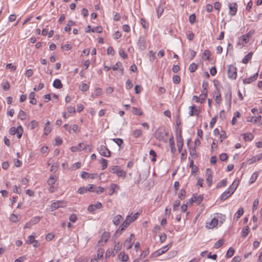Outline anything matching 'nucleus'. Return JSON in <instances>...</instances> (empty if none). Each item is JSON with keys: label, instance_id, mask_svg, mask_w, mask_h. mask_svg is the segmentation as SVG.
Returning a JSON list of instances; mask_svg holds the SVG:
<instances>
[{"label": "nucleus", "instance_id": "nucleus-1", "mask_svg": "<svg viewBox=\"0 0 262 262\" xmlns=\"http://www.w3.org/2000/svg\"><path fill=\"white\" fill-rule=\"evenodd\" d=\"M225 215L217 213L209 223H207L209 225H207L206 226L210 229L220 227L225 222Z\"/></svg>", "mask_w": 262, "mask_h": 262}, {"label": "nucleus", "instance_id": "nucleus-2", "mask_svg": "<svg viewBox=\"0 0 262 262\" xmlns=\"http://www.w3.org/2000/svg\"><path fill=\"white\" fill-rule=\"evenodd\" d=\"M238 185V182L233 181L228 188L220 196V199L222 201H225L229 198L235 191Z\"/></svg>", "mask_w": 262, "mask_h": 262}, {"label": "nucleus", "instance_id": "nucleus-3", "mask_svg": "<svg viewBox=\"0 0 262 262\" xmlns=\"http://www.w3.org/2000/svg\"><path fill=\"white\" fill-rule=\"evenodd\" d=\"M139 215L140 213L139 212H136L135 213H132L131 214L127 215L125 221L120 226V229H125L126 228H127L131 223L133 222L138 218Z\"/></svg>", "mask_w": 262, "mask_h": 262}, {"label": "nucleus", "instance_id": "nucleus-4", "mask_svg": "<svg viewBox=\"0 0 262 262\" xmlns=\"http://www.w3.org/2000/svg\"><path fill=\"white\" fill-rule=\"evenodd\" d=\"M167 132L162 128H158L155 134V138L159 141L166 142L167 140Z\"/></svg>", "mask_w": 262, "mask_h": 262}, {"label": "nucleus", "instance_id": "nucleus-5", "mask_svg": "<svg viewBox=\"0 0 262 262\" xmlns=\"http://www.w3.org/2000/svg\"><path fill=\"white\" fill-rule=\"evenodd\" d=\"M110 171L112 173H116L118 177L122 178L123 179L125 178L126 175V171L121 169L118 166H113L110 168Z\"/></svg>", "mask_w": 262, "mask_h": 262}, {"label": "nucleus", "instance_id": "nucleus-6", "mask_svg": "<svg viewBox=\"0 0 262 262\" xmlns=\"http://www.w3.org/2000/svg\"><path fill=\"white\" fill-rule=\"evenodd\" d=\"M228 77L231 79H235L237 77V69L236 68L232 65L228 66L227 71Z\"/></svg>", "mask_w": 262, "mask_h": 262}, {"label": "nucleus", "instance_id": "nucleus-7", "mask_svg": "<svg viewBox=\"0 0 262 262\" xmlns=\"http://www.w3.org/2000/svg\"><path fill=\"white\" fill-rule=\"evenodd\" d=\"M67 206V203L64 201H53L50 206V211H52L60 207H64Z\"/></svg>", "mask_w": 262, "mask_h": 262}, {"label": "nucleus", "instance_id": "nucleus-8", "mask_svg": "<svg viewBox=\"0 0 262 262\" xmlns=\"http://www.w3.org/2000/svg\"><path fill=\"white\" fill-rule=\"evenodd\" d=\"M188 108L189 110V115L190 116H193L195 115L198 117L199 116L201 112V109L199 106L193 105L190 106Z\"/></svg>", "mask_w": 262, "mask_h": 262}, {"label": "nucleus", "instance_id": "nucleus-9", "mask_svg": "<svg viewBox=\"0 0 262 262\" xmlns=\"http://www.w3.org/2000/svg\"><path fill=\"white\" fill-rule=\"evenodd\" d=\"M138 49L140 51H144L146 48V39L143 36H140L137 42Z\"/></svg>", "mask_w": 262, "mask_h": 262}, {"label": "nucleus", "instance_id": "nucleus-10", "mask_svg": "<svg viewBox=\"0 0 262 262\" xmlns=\"http://www.w3.org/2000/svg\"><path fill=\"white\" fill-rule=\"evenodd\" d=\"M98 151L102 156L110 157L111 156L110 150L104 145H101L98 148Z\"/></svg>", "mask_w": 262, "mask_h": 262}, {"label": "nucleus", "instance_id": "nucleus-11", "mask_svg": "<svg viewBox=\"0 0 262 262\" xmlns=\"http://www.w3.org/2000/svg\"><path fill=\"white\" fill-rule=\"evenodd\" d=\"M110 237V233L107 231L103 232L101 236V239L98 242L99 246H103L104 244L107 241Z\"/></svg>", "mask_w": 262, "mask_h": 262}, {"label": "nucleus", "instance_id": "nucleus-12", "mask_svg": "<svg viewBox=\"0 0 262 262\" xmlns=\"http://www.w3.org/2000/svg\"><path fill=\"white\" fill-rule=\"evenodd\" d=\"M228 6L230 15L234 16L237 12V4L236 3H230Z\"/></svg>", "mask_w": 262, "mask_h": 262}, {"label": "nucleus", "instance_id": "nucleus-13", "mask_svg": "<svg viewBox=\"0 0 262 262\" xmlns=\"http://www.w3.org/2000/svg\"><path fill=\"white\" fill-rule=\"evenodd\" d=\"M40 220L39 216H35L31 219V220L27 223L25 226V228H30L32 225L37 223Z\"/></svg>", "mask_w": 262, "mask_h": 262}, {"label": "nucleus", "instance_id": "nucleus-14", "mask_svg": "<svg viewBox=\"0 0 262 262\" xmlns=\"http://www.w3.org/2000/svg\"><path fill=\"white\" fill-rule=\"evenodd\" d=\"M206 182L208 186H210L212 183V172L211 170L208 168L206 169Z\"/></svg>", "mask_w": 262, "mask_h": 262}, {"label": "nucleus", "instance_id": "nucleus-15", "mask_svg": "<svg viewBox=\"0 0 262 262\" xmlns=\"http://www.w3.org/2000/svg\"><path fill=\"white\" fill-rule=\"evenodd\" d=\"M102 207V204L100 202H97L96 204H91L89 206L88 210L90 212H94L97 209H100Z\"/></svg>", "mask_w": 262, "mask_h": 262}, {"label": "nucleus", "instance_id": "nucleus-16", "mask_svg": "<svg viewBox=\"0 0 262 262\" xmlns=\"http://www.w3.org/2000/svg\"><path fill=\"white\" fill-rule=\"evenodd\" d=\"M258 75V72H257L253 75L250 76V77L244 79L243 80V83L244 84H249L251 82L254 81L255 80H256L257 79Z\"/></svg>", "mask_w": 262, "mask_h": 262}, {"label": "nucleus", "instance_id": "nucleus-17", "mask_svg": "<svg viewBox=\"0 0 262 262\" xmlns=\"http://www.w3.org/2000/svg\"><path fill=\"white\" fill-rule=\"evenodd\" d=\"M112 69L114 71H117L119 70L121 75L123 74L124 68L122 63L119 61L116 62V63L113 67Z\"/></svg>", "mask_w": 262, "mask_h": 262}, {"label": "nucleus", "instance_id": "nucleus-18", "mask_svg": "<svg viewBox=\"0 0 262 262\" xmlns=\"http://www.w3.org/2000/svg\"><path fill=\"white\" fill-rule=\"evenodd\" d=\"M181 130H180L179 136H177L178 147L180 152L181 151L183 146V139L181 135Z\"/></svg>", "mask_w": 262, "mask_h": 262}, {"label": "nucleus", "instance_id": "nucleus-19", "mask_svg": "<svg viewBox=\"0 0 262 262\" xmlns=\"http://www.w3.org/2000/svg\"><path fill=\"white\" fill-rule=\"evenodd\" d=\"M247 35H243L239 38L238 43L242 46H245L246 43L248 42L249 39L248 38Z\"/></svg>", "mask_w": 262, "mask_h": 262}, {"label": "nucleus", "instance_id": "nucleus-20", "mask_svg": "<svg viewBox=\"0 0 262 262\" xmlns=\"http://www.w3.org/2000/svg\"><path fill=\"white\" fill-rule=\"evenodd\" d=\"M142 134L143 132L140 129H135L131 133L132 136L135 138L141 137Z\"/></svg>", "mask_w": 262, "mask_h": 262}, {"label": "nucleus", "instance_id": "nucleus-21", "mask_svg": "<svg viewBox=\"0 0 262 262\" xmlns=\"http://www.w3.org/2000/svg\"><path fill=\"white\" fill-rule=\"evenodd\" d=\"M102 94L101 89L99 88H96L95 89L94 92L91 94V97L93 99L97 97L98 96L101 95Z\"/></svg>", "mask_w": 262, "mask_h": 262}, {"label": "nucleus", "instance_id": "nucleus-22", "mask_svg": "<svg viewBox=\"0 0 262 262\" xmlns=\"http://www.w3.org/2000/svg\"><path fill=\"white\" fill-rule=\"evenodd\" d=\"M123 217L120 214L115 215L113 219V223L115 225H118L120 224V222L122 220Z\"/></svg>", "mask_w": 262, "mask_h": 262}, {"label": "nucleus", "instance_id": "nucleus-23", "mask_svg": "<svg viewBox=\"0 0 262 262\" xmlns=\"http://www.w3.org/2000/svg\"><path fill=\"white\" fill-rule=\"evenodd\" d=\"M84 145V143H80L77 146H72L71 147V150L72 152H76L78 151L83 150L82 146Z\"/></svg>", "mask_w": 262, "mask_h": 262}, {"label": "nucleus", "instance_id": "nucleus-24", "mask_svg": "<svg viewBox=\"0 0 262 262\" xmlns=\"http://www.w3.org/2000/svg\"><path fill=\"white\" fill-rule=\"evenodd\" d=\"M253 55V52H250L243 59L242 62L244 64H247L251 59Z\"/></svg>", "mask_w": 262, "mask_h": 262}, {"label": "nucleus", "instance_id": "nucleus-25", "mask_svg": "<svg viewBox=\"0 0 262 262\" xmlns=\"http://www.w3.org/2000/svg\"><path fill=\"white\" fill-rule=\"evenodd\" d=\"M116 188H119L118 185L114 183H112L110 185V189L109 190V194L112 195L116 192Z\"/></svg>", "mask_w": 262, "mask_h": 262}, {"label": "nucleus", "instance_id": "nucleus-26", "mask_svg": "<svg viewBox=\"0 0 262 262\" xmlns=\"http://www.w3.org/2000/svg\"><path fill=\"white\" fill-rule=\"evenodd\" d=\"M53 86L56 89H61L62 87V84L60 79H56L53 81Z\"/></svg>", "mask_w": 262, "mask_h": 262}, {"label": "nucleus", "instance_id": "nucleus-27", "mask_svg": "<svg viewBox=\"0 0 262 262\" xmlns=\"http://www.w3.org/2000/svg\"><path fill=\"white\" fill-rule=\"evenodd\" d=\"M35 94L32 92L29 94V98L30 99V103L32 104H36L37 101L35 98Z\"/></svg>", "mask_w": 262, "mask_h": 262}, {"label": "nucleus", "instance_id": "nucleus-28", "mask_svg": "<svg viewBox=\"0 0 262 262\" xmlns=\"http://www.w3.org/2000/svg\"><path fill=\"white\" fill-rule=\"evenodd\" d=\"M194 199H195V203L196 204V205H199L202 202V201L204 199V196L203 194H200L198 196L196 194H194Z\"/></svg>", "mask_w": 262, "mask_h": 262}, {"label": "nucleus", "instance_id": "nucleus-29", "mask_svg": "<svg viewBox=\"0 0 262 262\" xmlns=\"http://www.w3.org/2000/svg\"><path fill=\"white\" fill-rule=\"evenodd\" d=\"M243 136L244 140L246 141H251L254 138L253 135L251 133L244 134Z\"/></svg>", "mask_w": 262, "mask_h": 262}, {"label": "nucleus", "instance_id": "nucleus-30", "mask_svg": "<svg viewBox=\"0 0 262 262\" xmlns=\"http://www.w3.org/2000/svg\"><path fill=\"white\" fill-rule=\"evenodd\" d=\"M244 213V209L242 207H241L234 214V218L237 220L238 219L241 217V216Z\"/></svg>", "mask_w": 262, "mask_h": 262}, {"label": "nucleus", "instance_id": "nucleus-31", "mask_svg": "<svg viewBox=\"0 0 262 262\" xmlns=\"http://www.w3.org/2000/svg\"><path fill=\"white\" fill-rule=\"evenodd\" d=\"M207 91H206L205 92H203V93H202L199 97V98H200V102L201 103H204L206 98H207Z\"/></svg>", "mask_w": 262, "mask_h": 262}, {"label": "nucleus", "instance_id": "nucleus-32", "mask_svg": "<svg viewBox=\"0 0 262 262\" xmlns=\"http://www.w3.org/2000/svg\"><path fill=\"white\" fill-rule=\"evenodd\" d=\"M224 240L223 239H220L215 243L213 247L215 249L220 248L224 244Z\"/></svg>", "mask_w": 262, "mask_h": 262}, {"label": "nucleus", "instance_id": "nucleus-33", "mask_svg": "<svg viewBox=\"0 0 262 262\" xmlns=\"http://www.w3.org/2000/svg\"><path fill=\"white\" fill-rule=\"evenodd\" d=\"M93 191L94 192H96L98 194H100L103 192L104 188L100 186H96L95 185Z\"/></svg>", "mask_w": 262, "mask_h": 262}, {"label": "nucleus", "instance_id": "nucleus-34", "mask_svg": "<svg viewBox=\"0 0 262 262\" xmlns=\"http://www.w3.org/2000/svg\"><path fill=\"white\" fill-rule=\"evenodd\" d=\"M210 55V52L208 50H206L203 54V58L204 60H207L209 59Z\"/></svg>", "mask_w": 262, "mask_h": 262}, {"label": "nucleus", "instance_id": "nucleus-35", "mask_svg": "<svg viewBox=\"0 0 262 262\" xmlns=\"http://www.w3.org/2000/svg\"><path fill=\"white\" fill-rule=\"evenodd\" d=\"M18 117L19 119H21V120H25L26 119V113L23 111V110H20L18 114Z\"/></svg>", "mask_w": 262, "mask_h": 262}, {"label": "nucleus", "instance_id": "nucleus-36", "mask_svg": "<svg viewBox=\"0 0 262 262\" xmlns=\"http://www.w3.org/2000/svg\"><path fill=\"white\" fill-rule=\"evenodd\" d=\"M56 181V179L54 176H51L48 180V184L50 186L53 185Z\"/></svg>", "mask_w": 262, "mask_h": 262}, {"label": "nucleus", "instance_id": "nucleus-37", "mask_svg": "<svg viewBox=\"0 0 262 262\" xmlns=\"http://www.w3.org/2000/svg\"><path fill=\"white\" fill-rule=\"evenodd\" d=\"M186 192L185 189H181L178 194V197L181 200H183L186 195Z\"/></svg>", "mask_w": 262, "mask_h": 262}, {"label": "nucleus", "instance_id": "nucleus-38", "mask_svg": "<svg viewBox=\"0 0 262 262\" xmlns=\"http://www.w3.org/2000/svg\"><path fill=\"white\" fill-rule=\"evenodd\" d=\"M89 89V86L85 83H82L79 86V89L83 92L88 91Z\"/></svg>", "mask_w": 262, "mask_h": 262}, {"label": "nucleus", "instance_id": "nucleus-39", "mask_svg": "<svg viewBox=\"0 0 262 262\" xmlns=\"http://www.w3.org/2000/svg\"><path fill=\"white\" fill-rule=\"evenodd\" d=\"M198 68V66L194 63H192L189 67V70L191 73H193L196 71Z\"/></svg>", "mask_w": 262, "mask_h": 262}, {"label": "nucleus", "instance_id": "nucleus-40", "mask_svg": "<svg viewBox=\"0 0 262 262\" xmlns=\"http://www.w3.org/2000/svg\"><path fill=\"white\" fill-rule=\"evenodd\" d=\"M140 23L144 29H147L149 27L148 23L144 18L140 19Z\"/></svg>", "mask_w": 262, "mask_h": 262}, {"label": "nucleus", "instance_id": "nucleus-41", "mask_svg": "<svg viewBox=\"0 0 262 262\" xmlns=\"http://www.w3.org/2000/svg\"><path fill=\"white\" fill-rule=\"evenodd\" d=\"M234 253V250L232 248H230L227 252L226 257L230 258L232 257Z\"/></svg>", "mask_w": 262, "mask_h": 262}, {"label": "nucleus", "instance_id": "nucleus-42", "mask_svg": "<svg viewBox=\"0 0 262 262\" xmlns=\"http://www.w3.org/2000/svg\"><path fill=\"white\" fill-rule=\"evenodd\" d=\"M164 11V8L163 7L161 6H159V7L156 9V11L157 13L158 17L159 18L160 16L162 14Z\"/></svg>", "mask_w": 262, "mask_h": 262}, {"label": "nucleus", "instance_id": "nucleus-43", "mask_svg": "<svg viewBox=\"0 0 262 262\" xmlns=\"http://www.w3.org/2000/svg\"><path fill=\"white\" fill-rule=\"evenodd\" d=\"M227 183V181L226 179H224L221 181L217 185V188H221L225 187Z\"/></svg>", "mask_w": 262, "mask_h": 262}, {"label": "nucleus", "instance_id": "nucleus-44", "mask_svg": "<svg viewBox=\"0 0 262 262\" xmlns=\"http://www.w3.org/2000/svg\"><path fill=\"white\" fill-rule=\"evenodd\" d=\"M100 162L102 166V169L104 170L106 168L107 166V161L106 159L102 158L101 159Z\"/></svg>", "mask_w": 262, "mask_h": 262}, {"label": "nucleus", "instance_id": "nucleus-45", "mask_svg": "<svg viewBox=\"0 0 262 262\" xmlns=\"http://www.w3.org/2000/svg\"><path fill=\"white\" fill-rule=\"evenodd\" d=\"M124 246L127 249H130L132 246L131 241L128 239H126L124 243Z\"/></svg>", "mask_w": 262, "mask_h": 262}, {"label": "nucleus", "instance_id": "nucleus-46", "mask_svg": "<svg viewBox=\"0 0 262 262\" xmlns=\"http://www.w3.org/2000/svg\"><path fill=\"white\" fill-rule=\"evenodd\" d=\"M133 113L136 115L141 116L143 114L142 112L138 108L136 107H133Z\"/></svg>", "mask_w": 262, "mask_h": 262}, {"label": "nucleus", "instance_id": "nucleus-47", "mask_svg": "<svg viewBox=\"0 0 262 262\" xmlns=\"http://www.w3.org/2000/svg\"><path fill=\"white\" fill-rule=\"evenodd\" d=\"M227 135H226V133L225 131L224 130H222L221 131V133H220V140H221V142H223V141L224 140H225V139L227 138Z\"/></svg>", "mask_w": 262, "mask_h": 262}, {"label": "nucleus", "instance_id": "nucleus-48", "mask_svg": "<svg viewBox=\"0 0 262 262\" xmlns=\"http://www.w3.org/2000/svg\"><path fill=\"white\" fill-rule=\"evenodd\" d=\"M181 78L178 75H174L172 77V81L175 84H178L180 82Z\"/></svg>", "mask_w": 262, "mask_h": 262}, {"label": "nucleus", "instance_id": "nucleus-49", "mask_svg": "<svg viewBox=\"0 0 262 262\" xmlns=\"http://www.w3.org/2000/svg\"><path fill=\"white\" fill-rule=\"evenodd\" d=\"M102 28L100 26H97V27H94L91 30V32H97L99 33L102 32Z\"/></svg>", "mask_w": 262, "mask_h": 262}, {"label": "nucleus", "instance_id": "nucleus-50", "mask_svg": "<svg viewBox=\"0 0 262 262\" xmlns=\"http://www.w3.org/2000/svg\"><path fill=\"white\" fill-rule=\"evenodd\" d=\"M169 143H170V147H171V152H173L176 149H175V147H174V142L173 140V137H171L170 139H169Z\"/></svg>", "mask_w": 262, "mask_h": 262}, {"label": "nucleus", "instance_id": "nucleus-51", "mask_svg": "<svg viewBox=\"0 0 262 262\" xmlns=\"http://www.w3.org/2000/svg\"><path fill=\"white\" fill-rule=\"evenodd\" d=\"M119 55L123 59H126L127 58V55L124 51L122 49H120L119 51Z\"/></svg>", "mask_w": 262, "mask_h": 262}, {"label": "nucleus", "instance_id": "nucleus-52", "mask_svg": "<svg viewBox=\"0 0 262 262\" xmlns=\"http://www.w3.org/2000/svg\"><path fill=\"white\" fill-rule=\"evenodd\" d=\"M113 141L119 147L123 143V140L120 138H114Z\"/></svg>", "mask_w": 262, "mask_h": 262}, {"label": "nucleus", "instance_id": "nucleus-53", "mask_svg": "<svg viewBox=\"0 0 262 262\" xmlns=\"http://www.w3.org/2000/svg\"><path fill=\"white\" fill-rule=\"evenodd\" d=\"M259 161V158H258L256 156L253 157L251 159L248 160L249 164H252L254 162Z\"/></svg>", "mask_w": 262, "mask_h": 262}, {"label": "nucleus", "instance_id": "nucleus-54", "mask_svg": "<svg viewBox=\"0 0 262 262\" xmlns=\"http://www.w3.org/2000/svg\"><path fill=\"white\" fill-rule=\"evenodd\" d=\"M196 19V16L194 14H192L189 16V21L191 24L194 23Z\"/></svg>", "mask_w": 262, "mask_h": 262}, {"label": "nucleus", "instance_id": "nucleus-55", "mask_svg": "<svg viewBox=\"0 0 262 262\" xmlns=\"http://www.w3.org/2000/svg\"><path fill=\"white\" fill-rule=\"evenodd\" d=\"M180 205V202L179 200H176L173 205V210L176 211L178 209L179 205Z\"/></svg>", "mask_w": 262, "mask_h": 262}, {"label": "nucleus", "instance_id": "nucleus-56", "mask_svg": "<svg viewBox=\"0 0 262 262\" xmlns=\"http://www.w3.org/2000/svg\"><path fill=\"white\" fill-rule=\"evenodd\" d=\"M133 86V84L130 80L128 79L125 83V87L126 89H130Z\"/></svg>", "mask_w": 262, "mask_h": 262}, {"label": "nucleus", "instance_id": "nucleus-57", "mask_svg": "<svg viewBox=\"0 0 262 262\" xmlns=\"http://www.w3.org/2000/svg\"><path fill=\"white\" fill-rule=\"evenodd\" d=\"M258 174V173L257 172H255L254 173H253V174L252 175L251 179H250L251 183H252L256 181V180L257 179Z\"/></svg>", "mask_w": 262, "mask_h": 262}, {"label": "nucleus", "instance_id": "nucleus-58", "mask_svg": "<svg viewBox=\"0 0 262 262\" xmlns=\"http://www.w3.org/2000/svg\"><path fill=\"white\" fill-rule=\"evenodd\" d=\"M58 164L57 163L53 164L51 167L50 170L52 172H55L58 169Z\"/></svg>", "mask_w": 262, "mask_h": 262}, {"label": "nucleus", "instance_id": "nucleus-59", "mask_svg": "<svg viewBox=\"0 0 262 262\" xmlns=\"http://www.w3.org/2000/svg\"><path fill=\"white\" fill-rule=\"evenodd\" d=\"M258 203H259V201H258V199H256L254 201L253 204V206H252L253 211L256 210L257 209V206L258 205Z\"/></svg>", "mask_w": 262, "mask_h": 262}, {"label": "nucleus", "instance_id": "nucleus-60", "mask_svg": "<svg viewBox=\"0 0 262 262\" xmlns=\"http://www.w3.org/2000/svg\"><path fill=\"white\" fill-rule=\"evenodd\" d=\"M121 244H120L119 243H118L116 244H115L114 248V250L115 251L116 253H117L121 250Z\"/></svg>", "mask_w": 262, "mask_h": 262}, {"label": "nucleus", "instance_id": "nucleus-61", "mask_svg": "<svg viewBox=\"0 0 262 262\" xmlns=\"http://www.w3.org/2000/svg\"><path fill=\"white\" fill-rule=\"evenodd\" d=\"M35 241V239L34 236L33 235H31L29 236L28 239L27 241V242L28 244H31L32 243H34Z\"/></svg>", "mask_w": 262, "mask_h": 262}, {"label": "nucleus", "instance_id": "nucleus-62", "mask_svg": "<svg viewBox=\"0 0 262 262\" xmlns=\"http://www.w3.org/2000/svg\"><path fill=\"white\" fill-rule=\"evenodd\" d=\"M220 159L222 161H225L227 159L228 156L226 153H222L220 155Z\"/></svg>", "mask_w": 262, "mask_h": 262}, {"label": "nucleus", "instance_id": "nucleus-63", "mask_svg": "<svg viewBox=\"0 0 262 262\" xmlns=\"http://www.w3.org/2000/svg\"><path fill=\"white\" fill-rule=\"evenodd\" d=\"M10 84L8 82H6L2 84V88L4 90L7 91L10 89Z\"/></svg>", "mask_w": 262, "mask_h": 262}, {"label": "nucleus", "instance_id": "nucleus-64", "mask_svg": "<svg viewBox=\"0 0 262 262\" xmlns=\"http://www.w3.org/2000/svg\"><path fill=\"white\" fill-rule=\"evenodd\" d=\"M26 260V257L25 256H21L16 259L14 262H24Z\"/></svg>", "mask_w": 262, "mask_h": 262}]
</instances>
